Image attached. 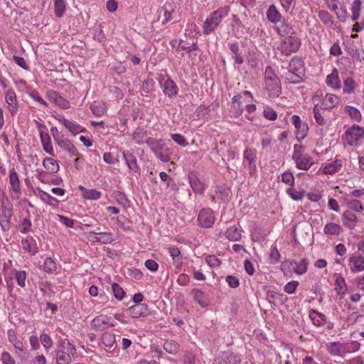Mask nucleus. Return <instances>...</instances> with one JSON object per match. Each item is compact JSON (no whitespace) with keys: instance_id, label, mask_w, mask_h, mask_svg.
I'll return each mask as SVG.
<instances>
[{"instance_id":"nucleus-24","label":"nucleus","mask_w":364,"mask_h":364,"mask_svg":"<svg viewBox=\"0 0 364 364\" xmlns=\"http://www.w3.org/2000/svg\"><path fill=\"white\" fill-rule=\"evenodd\" d=\"M48 97L62 109H68L70 107V102L64 99L55 91L48 92Z\"/></svg>"},{"instance_id":"nucleus-12","label":"nucleus","mask_w":364,"mask_h":364,"mask_svg":"<svg viewBox=\"0 0 364 364\" xmlns=\"http://www.w3.org/2000/svg\"><path fill=\"white\" fill-rule=\"evenodd\" d=\"M9 184L11 190L14 192L16 198H19L21 194V188L18 175L14 168L9 171Z\"/></svg>"},{"instance_id":"nucleus-19","label":"nucleus","mask_w":364,"mask_h":364,"mask_svg":"<svg viewBox=\"0 0 364 364\" xmlns=\"http://www.w3.org/2000/svg\"><path fill=\"white\" fill-rule=\"evenodd\" d=\"M291 122L297 130L296 137L298 139H302L306 136L307 127L306 124H302L299 116L293 115Z\"/></svg>"},{"instance_id":"nucleus-25","label":"nucleus","mask_w":364,"mask_h":364,"mask_svg":"<svg viewBox=\"0 0 364 364\" xmlns=\"http://www.w3.org/2000/svg\"><path fill=\"white\" fill-rule=\"evenodd\" d=\"M122 154L128 168L134 172L138 173L139 168L136 162V156L129 151H124Z\"/></svg>"},{"instance_id":"nucleus-30","label":"nucleus","mask_w":364,"mask_h":364,"mask_svg":"<svg viewBox=\"0 0 364 364\" xmlns=\"http://www.w3.org/2000/svg\"><path fill=\"white\" fill-rule=\"evenodd\" d=\"M23 249L31 255H35L38 252V247L36 244V241L31 237L30 239H23L21 241Z\"/></svg>"},{"instance_id":"nucleus-43","label":"nucleus","mask_w":364,"mask_h":364,"mask_svg":"<svg viewBox=\"0 0 364 364\" xmlns=\"http://www.w3.org/2000/svg\"><path fill=\"white\" fill-rule=\"evenodd\" d=\"M183 40L179 41L178 48L186 51L189 54V57H196L198 55L199 48L196 43H192L191 46L182 45Z\"/></svg>"},{"instance_id":"nucleus-49","label":"nucleus","mask_w":364,"mask_h":364,"mask_svg":"<svg viewBox=\"0 0 364 364\" xmlns=\"http://www.w3.org/2000/svg\"><path fill=\"white\" fill-rule=\"evenodd\" d=\"M318 18L321 20V21L327 26H333V18L331 16V14L327 11L324 10H320L318 11Z\"/></svg>"},{"instance_id":"nucleus-61","label":"nucleus","mask_w":364,"mask_h":364,"mask_svg":"<svg viewBox=\"0 0 364 364\" xmlns=\"http://www.w3.org/2000/svg\"><path fill=\"white\" fill-rule=\"evenodd\" d=\"M335 14L337 16V18L341 22H346L348 18V13L343 4H342L341 6H339V9L336 11Z\"/></svg>"},{"instance_id":"nucleus-45","label":"nucleus","mask_w":364,"mask_h":364,"mask_svg":"<svg viewBox=\"0 0 364 364\" xmlns=\"http://www.w3.org/2000/svg\"><path fill=\"white\" fill-rule=\"evenodd\" d=\"M101 341L105 347L110 349L116 342L115 335L112 333L105 332L102 335Z\"/></svg>"},{"instance_id":"nucleus-33","label":"nucleus","mask_w":364,"mask_h":364,"mask_svg":"<svg viewBox=\"0 0 364 364\" xmlns=\"http://www.w3.org/2000/svg\"><path fill=\"white\" fill-rule=\"evenodd\" d=\"M284 295L274 291H267L266 294L267 300L274 304L277 305L284 302Z\"/></svg>"},{"instance_id":"nucleus-18","label":"nucleus","mask_w":364,"mask_h":364,"mask_svg":"<svg viewBox=\"0 0 364 364\" xmlns=\"http://www.w3.org/2000/svg\"><path fill=\"white\" fill-rule=\"evenodd\" d=\"M339 102V98L334 94L328 93L322 100L320 108L322 109H331Z\"/></svg>"},{"instance_id":"nucleus-26","label":"nucleus","mask_w":364,"mask_h":364,"mask_svg":"<svg viewBox=\"0 0 364 364\" xmlns=\"http://www.w3.org/2000/svg\"><path fill=\"white\" fill-rule=\"evenodd\" d=\"M343 224L349 229H353L358 220L357 216L349 210L345 211L341 216Z\"/></svg>"},{"instance_id":"nucleus-56","label":"nucleus","mask_w":364,"mask_h":364,"mask_svg":"<svg viewBox=\"0 0 364 364\" xmlns=\"http://www.w3.org/2000/svg\"><path fill=\"white\" fill-rule=\"evenodd\" d=\"M168 252L172 257L174 264H180L181 262V251L176 246L168 247Z\"/></svg>"},{"instance_id":"nucleus-44","label":"nucleus","mask_w":364,"mask_h":364,"mask_svg":"<svg viewBox=\"0 0 364 364\" xmlns=\"http://www.w3.org/2000/svg\"><path fill=\"white\" fill-rule=\"evenodd\" d=\"M164 350L170 354H176L180 349V345L174 340H167L164 344Z\"/></svg>"},{"instance_id":"nucleus-23","label":"nucleus","mask_w":364,"mask_h":364,"mask_svg":"<svg viewBox=\"0 0 364 364\" xmlns=\"http://www.w3.org/2000/svg\"><path fill=\"white\" fill-rule=\"evenodd\" d=\"M15 348V353L17 355L18 360L21 363L26 362L29 357V351L24 344L21 341L20 342H16V344L13 345Z\"/></svg>"},{"instance_id":"nucleus-3","label":"nucleus","mask_w":364,"mask_h":364,"mask_svg":"<svg viewBox=\"0 0 364 364\" xmlns=\"http://www.w3.org/2000/svg\"><path fill=\"white\" fill-rule=\"evenodd\" d=\"M228 14V11L225 7H220L217 10L211 12L203 23V33L205 35H210L213 33Z\"/></svg>"},{"instance_id":"nucleus-47","label":"nucleus","mask_w":364,"mask_h":364,"mask_svg":"<svg viewBox=\"0 0 364 364\" xmlns=\"http://www.w3.org/2000/svg\"><path fill=\"white\" fill-rule=\"evenodd\" d=\"M39 195H40L41 199L43 202L48 203L49 205L53 206V207H57L58 205L59 200L57 198L51 196L48 193H46L43 191H40Z\"/></svg>"},{"instance_id":"nucleus-55","label":"nucleus","mask_w":364,"mask_h":364,"mask_svg":"<svg viewBox=\"0 0 364 364\" xmlns=\"http://www.w3.org/2000/svg\"><path fill=\"white\" fill-rule=\"evenodd\" d=\"M55 15L60 18L63 16L65 10V3L63 0H55Z\"/></svg>"},{"instance_id":"nucleus-27","label":"nucleus","mask_w":364,"mask_h":364,"mask_svg":"<svg viewBox=\"0 0 364 364\" xmlns=\"http://www.w3.org/2000/svg\"><path fill=\"white\" fill-rule=\"evenodd\" d=\"M228 47L231 53L233 54L235 63L237 65H242L244 63V57L240 50L239 43L235 42L232 43H228Z\"/></svg>"},{"instance_id":"nucleus-10","label":"nucleus","mask_w":364,"mask_h":364,"mask_svg":"<svg viewBox=\"0 0 364 364\" xmlns=\"http://www.w3.org/2000/svg\"><path fill=\"white\" fill-rule=\"evenodd\" d=\"M5 100L11 116H14L18 110V103L16 93L12 89L5 92Z\"/></svg>"},{"instance_id":"nucleus-52","label":"nucleus","mask_w":364,"mask_h":364,"mask_svg":"<svg viewBox=\"0 0 364 364\" xmlns=\"http://www.w3.org/2000/svg\"><path fill=\"white\" fill-rule=\"evenodd\" d=\"M43 266V270L48 274L54 272L57 269L55 262L50 257L46 258Z\"/></svg>"},{"instance_id":"nucleus-4","label":"nucleus","mask_w":364,"mask_h":364,"mask_svg":"<svg viewBox=\"0 0 364 364\" xmlns=\"http://www.w3.org/2000/svg\"><path fill=\"white\" fill-rule=\"evenodd\" d=\"M301 44V40L298 37L295 36L294 35L289 36L285 37L281 41L277 47V49L281 52L282 55L289 56L291 53H296L299 50Z\"/></svg>"},{"instance_id":"nucleus-31","label":"nucleus","mask_w":364,"mask_h":364,"mask_svg":"<svg viewBox=\"0 0 364 364\" xmlns=\"http://www.w3.org/2000/svg\"><path fill=\"white\" fill-rule=\"evenodd\" d=\"M58 144L60 148L68 151L71 156H77L80 154L76 147L68 139H63L60 141Z\"/></svg>"},{"instance_id":"nucleus-50","label":"nucleus","mask_w":364,"mask_h":364,"mask_svg":"<svg viewBox=\"0 0 364 364\" xmlns=\"http://www.w3.org/2000/svg\"><path fill=\"white\" fill-rule=\"evenodd\" d=\"M65 127L73 135H77L80 132H85V128L77 124L74 121H68Z\"/></svg>"},{"instance_id":"nucleus-51","label":"nucleus","mask_w":364,"mask_h":364,"mask_svg":"<svg viewBox=\"0 0 364 364\" xmlns=\"http://www.w3.org/2000/svg\"><path fill=\"white\" fill-rule=\"evenodd\" d=\"M98 242L109 244L114 240V234L110 232H99Z\"/></svg>"},{"instance_id":"nucleus-48","label":"nucleus","mask_w":364,"mask_h":364,"mask_svg":"<svg viewBox=\"0 0 364 364\" xmlns=\"http://www.w3.org/2000/svg\"><path fill=\"white\" fill-rule=\"evenodd\" d=\"M155 82L151 78H146L142 83L141 95H146V94L154 90Z\"/></svg>"},{"instance_id":"nucleus-53","label":"nucleus","mask_w":364,"mask_h":364,"mask_svg":"<svg viewBox=\"0 0 364 364\" xmlns=\"http://www.w3.org/2000/svg\"><path fill=\"white\" fill-rule=\"evenodd\" d=\"M146 137V132L143 129L138 127L133 133V139L139 144L144 142V139Z\"/></svg>"},{"instance_id":"nucleus-2","label":"nucleus","mask_w":364,"mask_h":364,"mask_svg":"<svg viewBox=\"0 0 364 364\" xmlns=\"http://www.w3.org/2000/svg\"><path fill=\"white\" fill-rule=\"evenodd\" d=\"M264 88L269 97H277L282 93L281 81L273 68L268 65L264 70Z\"/></svg>"},{"instance_id":"nucleus-36","label":"nucleus","mask_w":364,"mask_h":364,"mask_svg":"<svg viewBox=\"0 0 364 364\" xmlns=\"http://www.w3.org/2000/svg\"><path fill=\"white\" fill-rule=\"evenodd\" d=\"M225 236L230 241H239L241 237V231L235 226L229 227L225 232Z\"/></svg>"},{"instance_id":"nucleus-35","label":"nucleus","mask_w":364,"mask_h":364,"mask_svg":"<svg viewBox=\"0 0 364 364\" xmlns=\"http://www.w3.org/2000/svg\"><path fill=\"white\" fill-rule=\"evenodd\" d=\"M342 232V227L335 223H328L323 228V232L326 235H338Z\"/></svg>"},{"instance_id":"nucleus-29","label":"nucleus","mask_w":364,"mask_h":364,"mask_svg":"<svg viewBox=\"0 0 364 364\" xmlns=\"http://www.w3.org/2000/svg\"><path fill=\"white\" fill-rule=\"evenodd\" d=\"M40 137L43 150L48 154L54 156L50 136L48 133L40 131Z\"/></svg>"},{"instance_id":"nucleus-63","label":"nucleus","mask_w":364,"mask_h":364,"mask_svg":"<svg viewBox=\"0 0 364 364\" xmlns=\"http://www.w3.org/2000/svg\"><path fill=\"white\" fill-rule=\"evenodd\" d=\"M341 344L339 342L330 343L327 346V350L331 355H338L341 352Z\"/></svg>"},{"instance_id":"nucleus-54","label":"nucleus","mask_w":364,"mask_h":364,"mask_svg":"<svg viewBox=\"0 0 364 364\" xmlns=\"http://www.w3.org/2000/svg\"><path fill=\"white\" fill-rule=\"evenodd\" d=\"M56 350H60L63 352H68L74 355L76 352V349L73 345H72L68 341H62L59 345H58V348Z\"/></svg>"},{"instance_id":"nucleus-11","label":"nucleus","mask_w":364,"mask_h":364,"mask_svg":"<svg viewBox=\"0 0 364 364\" xmlns=\"http://www.w3.org/2000/svg\"><path fill=\"white\" fill-rule=\"evenodd\" d=\"M348 266L352 272L364 271V257L358 254L352 255L348 259Z\"/></svg>"},{"instance_id":"nucleus-38","label":"nucleus","mask_w":364,"mask_h":364,"mask_svg":"<svg viewBox=\"0 0 364 364\" xmlns=\"http://www.w3.org/2000/svg\"><path fill=\"white\" fill-rule=\"evenodd\" d=\"M326 84L334 89L341 87V81L338 75V70L335 68L326 77Z\"/></svg>"},{"instance_id":"nucleus-5","label":"nucleus","mask_w":364,"mask_h":364,"mask_svg":"<svg viewBox=\"0 0 364 364\" xmlns=\"http://www.w3.org/2000/svg\"><path fill=\"white\" fill-rule=\"evenodd\" d=\"M13 215V205L6 198L3 200L0 208V227L3 232H8L11 228V220Z\"/></svg>"},{"instance_id":"nucleus-8","label":"nucleus","mask_w":364,"mask_h":364,"mask_svg":"<svg viewBox=\"0 0 364 364\" xmlns=\"http://www.w3.org/2000/svg\"><path fill=\"white\" fill-rule=\"evenodd\" d=\"M215 222V217L213 210L210 208H203L198 213V225L203 228L212 227Z\"/></svg>"},{"instance_id":"nucleus-37","label":"nucleus","mask_w":364,"mask_h":364,"mask_svg":"<svg viewBox=\"0 0 364 364\" xmlns=\"http://www.w3.org/2000/svg\"><path fill=\"white\" fill-rule=\"evenodd\" d=\"M309 318L312 321V323L317 326H321L323 322L326 321V316L323 314L318 312L315 309L310 311Z\"/></svg>"},{"instance_id":"nucleus-15","label":"nucleus","mask_w":364,"mask_h":364,"mask_svg":"<svg viewBox=\"0 0 364 364\" xmlns=\"http://www.w3.org/2000/svg\"><path fill=\"white\" fill-rule=\"evenodd\" d=\"M293 269V272L299 275H302L307 272L309 262L306 258H303L299 262L296 260L287 261Z\"/></svg>"},{"instance_id":"nucleus-59","label":"nucleus","mask_w":364,"mask_h":364,"mask_svg":"<svg viewBox=\"0 0 364 364\" xmlns=\"http://www.w3.org/2000/svg\"><path fill=\"white\" fill-rule=\"evenodd\" d=\"M346 200L347 202L348 206L356 212H361L363 210L362 203L360 200L356 199H350L346 198Z\"/></svg>"},{"instance_id":"nucleus-46","label":"nucleus","mask_w":364,"mask_h":364,"mask_svg":"<svg viewBox=\"0 0 364 364\" xmlns=\"http://www.w3.org/2000/svg\"><path fill=\"white\" fill-rule=\"evenodd\" d=\"M113 196L117 203L124 208H128L130 206V200L127 198L125 193L116 191L113 193Z\"/></svg>"},{"instance_id":"nucleus-6","label":"nucleus","mask_w":364,"mask_h":364,"mask_svg":"<svg viewBox=\"0 0 364 364\" xmlns=\"http://www.w3.org/2000/svg\"><path fill=\"white\" fill-rule=\"evenodd\" d=\"M364 137V127L358 125H353L345 132V139L350 146H357L360 139Z\"/></svg>"},{"instance_id":"nucleus-1","label":"nucleus","mask_w":364,"mask_h":364,"mask_svg":"<svg viewBox=\"0 0 364 364\" xmlns=\"http://www.w3.org/2000/svg\"><path fill=\"white\" fill-rule=\"evenodd\" d=\"M304 63L299 57H293L289 64L287 72L285 73V78L290 83L299 84L304 80Z\"/></svg>"},{"instance_id":"nucleus-34","label":"nucleus","mask_w":364,"mask_h":364,"mask_svg":"<svg viewBox=\"0 0 364 364\" xmlns=\"http://www.w3.org/2000/svg\"><path fill=\"white\" fill-rule=\"evenodd\" d=\"M344 111L346 113H347L348 114L349 117L353 121H355L356 122H361L362 114H361L360 111L358 108H356L353 106L346 105L344 107Z\"/></svg>"},{"instance_id":"nucleus-40","label":"nucleus","mask_w":364,"mask_h":364,"mask_svg":"<svg viewBox=\"0 0 364 364\" xmlns=\"http://www.w3.org/2000/svg\"><path fill=\"white\" fill-rule=\"evenodd\" d=\"M55 358L57 364H70L72 359L68 352H63L60 350H55Z\"/></svg>"},{"instance_id":"nucleus-58","label":"nucleus","mask_w":364,"mask_h":364,"mask_svg":"<svg viewBox=\"0 0 364 364\" xmlns=\"http://www.w3.org/2000/svg\"><path fill=\"white\" fill-rule=\"evenodd\" d=\"M244 159L248 163L255 162L257 159V151L255 149L247 148L243 154Z\"/></svg>"},{"instance_id":"nucleus-60","label":"nucleus","mask_w":364,"mask_h":364,"mask_svg":"<svg viewBox=\"0 0 364 364\" xmlns=\"http://www.w3.org/2000/svg\"><path fill=\"white\" fill-rule=\"evenodd\" d=\"M32 223L29 218H24L18 225V228L23 234H27L31 230Z\"/></svg>"},{"instance_id":"nucleus-9","label":"nucleus","mask_w":364,"mask_h":364,"mask_svg":"<svg viewBox=\"0 0 364 364\" xmlns=\"http://www.w3.org/2000/svg\"><path fill=\"white\" fill-rule=\"evenodd\" d=\"M292 159L296 163V168L304 171L309 170L314 164L313 157L308 154L292 156Z\"/></svg>"},{"instance_id":"nucleus-21","label":"nucleus","mask_w":364,"mask_h":364,"mask_svg":"<svg viewBox=\"0 0 364 364\" xmlns=\"http://www.w3.org/2000/svg\"><path fill=\"white\" fill-rule=\"evenodd\" d=\"M241 358L232 352H225L223 353L218 364H240Z\"/></svg>"},{"instance_id":"nucleus-64","label":"nucleus","mask_w":364,"mask_h":364,"mask_svg":"<svg viewBox=\"0 0 364 364\" xmlns=\"http://www.w3.org/2000/svg\"><path fill=\"white\" fill-rule=\"evenodd\" d=\"M0 360L2 364H16V360L8 351H3L1 354Z\"/></svg>"},{"instance_id":"nucleus-39","label":"nucleus","mask_w":364,"mask_h":364,"mask_svg":"<svg viewBox=\"0 0 364 364\" xmlns=\"http://www.w3.org/2000/svg\"><path fill=\"white\" fill-rule=\"evenodd\" d=\"M43 165L48 173H55L59 171L58 161L53 158H46L43 161Z\"/></svg>"},{"instance_id":"nucleus-28","label":"nucleus","mask_w":364,"mask_h":364,"mask_svg":"<svg viewBox=\"0 0 364 364\" xmlns=\"http://www.w3.org/2000/svg\"><path fill=\"white\" fill-rule=\"evenodd\" d=\"M129 313L132 318H139L147 314L148 308L144 304H134L129 307Z\"/></svg>"},{"instance_id":"nucleus-41","label":"nucleus","mask_w":364,"mask_h":364,"mask_svg":"<svg viewBox=\"0 0 364 364\" xmlns=\"http://www.w3.org/2000/svg\"><path fill=\"white\" fill-rule=\"evenodd\" d=\"M11 274L16 279L18 286L22 288L26 287V279L27 277V273L26 271L14 269L11 271Z\"/></svg>"},{"instance_id":"nucleus-7","label":"nucleus","mask_w":364,"mask_h":364,"mask_svg":"<svg viewBox=\"0 0 364 364\" xmlns=\"http://www.w3.org/2000/svg\"><path fill=\"white\" fill-rule=\"evenodd\" d=\"M90 325L95 331H103L109 327L114 326L112 318L105 315H100L95 317L92 320Z\"/></svg>"},{"instance_id":"nucleus-62","label":"nucleus","mask_w":364,"mask_h":364,"mask_svg":"<svg viewBox=\"0 0 364 364\" xmlns=\"http://www.w3.org/2000/svg\"><path fill=\"white\" fill-rule=\"evenodd\" d=\"M320 107H318V105H315L313 109V112L314 115V119L318 125H324L326 124V120L323 115L321 114L320 112Z\"/></svg>"},{"instance_id":"nucleus-16","label":"nucleus","mask_w":364,"mask_h":364,"mask_svg":"<svg viewBox=\"0 0 364 364\" xmlns=\"http://www.w3.org/2000/svg\"><path fill=\"white\" fill-rule=\"evenodd\" d=\"M188 181L192 190L196 193H203L204 191V184L199 180L195 172L188 173Z\"/></svg>"},{"instance_id":"nucleus-42","label":"nucleus","mask_w":364,"mask_h":364,"mask_svg":"<svg viewBox=\"0 0 364 364\" xmlns=\"http://www.w3.org/2000/svg\"><path fill=\"white\" fill-rule=\"evenodd\" d=\"M362 1L361 0H354L351 4L350 10L352 12L351 15V21H357L360 15Z\"/></svg>"},{"instance_id":"nucleus-57","label":"nucleus","mask_w":364,"mask_h":364,"mask_svg":"<svg viewBox=\"0 0 364 364\" xmlns=\"http://www.w3.org/2000/svg\"><path fill=\"white\" fill-rule=\"evenodd\" d=\"M112 289L113 291V294L114 297L118 300H122L124 299L126 292L121 287V286L117 283H113L112 284Z\"/></svg>"},{"instance_id":"nucleus-20","label":"nucleus","mask_w":364,"mask_h":364,"mask_svg":"<svg viewBox=\"0 0 364 364\" xmlns=\"http://www.w3.org/2000/svg\"><path fill=\"white\" fill-rule=\"evenodd\" d=\"M193 299L202 307H206L209 304L208 295L198 289H193L191 291Z\"/></svg>"},{"instance_id":"nucleus-13","label":"nucleus","mask_w":364,"mask_h":364,"mask_svg":"<svg viewBox=\"0 0 364 364\" xmlns=\"http://www.w3.org/2000/svg\"><path fill=\"white\" fill-rule=\"evenodd\" d=\"M164 94L168 98L175 97L178 93V87L176 83L171 78L166 79L161 85Z\"/></svg>"},{"instance_id":"nucleus-17","label":"nucleus","mask_w":364,"mask_h":364,"mask_svg":"<svg viewBox=\"0 0 364 364\" xmlns=\"http://www.w3.org/2000/svg\"><path fill=\"white\" fill-rule=\"evenodd\" d=\"M342 166V160L337 156L333 162L328 163L323 167V173L326 175H332L339 171Z\"/></svg>"},{"instance_id":"nucleus-14","label":"nucleus","mask_w":364,"mask_h":364,"mask_svg":"<svg viewBox=\"0 0 364 364\" xmlns=\"http://www.w3.org/2000/svg\"><path fill=\"white\" fill-rule=\"evenodd\" d=\"M159 148L153 149L154 155L162 162H168L170 161L171 151L169 149L163 142V140L157 145Z\"/></svg>"},{"instance_id":"nucleus-22","label":"nucleus","mask_w":364,"mask_h":364,"mask_svg":"<svg viewBox=\"0 0 364 364\" xmlns=\"http://www.w3.org/2000/svg\"><path fill=\"white\" fill-rule=\"evenodd\" d=\"M275 30L279 36L284 37L286 36H293L295 34L293 26L283 20L281 23L275 26Z\"/></svg>"},{"instance_id":"nucleus-32","label":"nucleus","mask_w":364,"mask_h":364,"mask_svg":"<svg viewBox=\"0 0 364 364\" xmlns=\"http://www.w3.org/2000/svg\"><path fill=\"white\" fill-rule=\"evenodd\" d=\"M267 19L274 23L280 22L282 18V16L274 4L269 6L267 11Z\"/></svg>"}]
</instances>
